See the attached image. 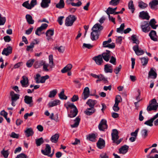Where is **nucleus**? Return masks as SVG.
Instances as JSON below:
<instances>
[{
  "mask_svg": "<svg viewBox=\"0 0 158 158\" xmlns=\"http://www.w3.org/2000/svg\"><path fill=\"white\" fill-rule=\"evenodd\" d=\"M158 107V103L156 99L154 98L149 102V105L147 106V110L150 111L152 110H156Z\"/></svg>",
  "mask_w": 158,
  "mask_h": 158,
  "instance_id": "f257e3e1",
  "label": "nucleus"
},
{
  "mask_svg": "<svg viewBox=\"0 0 158 158\" xmlns=\"http://www.w3.org/2000/svg\"><path fill=\"white\" fill-rule=\"evenodd\" d=\"M76 19L77 18L74 15H69L66 19L65 25L67 27L72 26Z\"/></svg>",
  "mask_w": 158,
  "mask_h": 158,
  "instance_id": "f03ea898",
  "label": "nucleus"
},
{
  "mask_svg": "<svg viewBox=\"0 0 158 158\" xmlns=\"http://www.w3.org/2000/svg\"><path fill=\"white\" fill-rule=\"evenodd\" d=\"M37 3L36 0H31L30 4L28 3V1H26L23 4L22 6L27 9H31L36 5Z\"/></svg>",
  "mask_w": 158,
  "mask_h": 158,
  "instance_id": "7ed1b4c3",
  "label": "nucleus"
},
{
  "mask_svg": "<svg viewBox=\"0 0 158 158\" xmlns=\"http://www.w3.org/2000/svg\"><path fill=\"white\" fill-rule=\"evenodd\" d=\"M141 28L142 31L147 33L149 32L150 30L148 21H143L141 23Z\"/></svg>",
  "mask_w": 158,
  "mask_h": 158,
  "instance_id": "20e7f679",
  "label": "nucleus"
},
{
  "mask_svg": "<svg viewBox=\"0 0 158 158\" xmlns=\"http://www.w3.org/2000/svg\"><path fill=\"white\" fill-rule=\"evenodd\" d=\"M36 77L35 78V79L36 81V82L37 83H44L45 82L46 80L48 79L49 78V77L48 75H46L44 76H43L40 78V75L39 74H37L36 75Z\"/></svg>",
  "mask_w": 158,
  "mask_h": 158,
  "instance_id": "39448f33",
  "label": "nucleus"
},
{
  "mask_svg": "<svg viewBox=\"0 0 158 158\" xmlns=\"http://www.w3.org/2000/svg\"><path fill=\"white\" fill-rule=\"evenodd\" d=\"M48 26V24L46 23L42 24L40 27L37 28L35 31V34L38 35H40L41 31L46 29Z\"/></svg>",
  "mask_w": 158,
  "mask_h": 158,
  "instance_id": "423d86ee",
  "label": "nucleus"
},
{
  "mask_svg": "<svg viewBox=\"0 0 158 158\" xmlns=\"http://www.w3.org/2000/svg\"><path fill=\"white\" fill-rule=\"evenodd\" d=\"M118 132L116 129H114L112 130V132L111 133L112 140L113 141V143H114L116 140L118 139Z\"/></svg>",
  "mask_w": 158,
  "mask_h": 158,
  "instance_id": "0eeeda50",
  "label": "nucleus"
},
{
  "mask_svg": "<svg viewBox=\"0 0 158 158\" xmlns=\"http://www.w3.org/2000/svg\"><path fill=\"white\" fill-rule=\"evenodd\" d=\"M41 152L44 155L49 156L51 152V148L48 144H46L45 149L42 150Z\"/></svg>",
  "mask_w": 158,
  "mask_h": 158,
  "instance_id": "6e6552de",
  "label": "nucleus"
},
{
  "mask_svg": "<svg viewBox=\"0 0 158 158\" xmlns=\"http://www.w3.org/2000/svg\"><path fill=\"white\" fill-rule=\"evenodd\" d=\"M110 51L106 50V52L102 54L101 56L102 58L106 62L109 61L110 56Z\"/></svg>",
  "mask_w": 158,
  "mask_h": 158,
  "instance_id": "1a4fd4ad",
  "label": "nucleus"
},
{
  "mask_svg": "<svg viewBox=\"0 0 158 158\" xmlns=\"http://www.w3.org/2000/svg\"><path fill=\"white\" fill-rule=\"evenodd\" d=\"M93 59L95 61L96 63L98 65H101L103 62L101 55H99L95 56L93 58Z\"/></svg>",
  "mask_w": 158,
  "mask_h": 158,
  "instance_id": "9d476101",
  "label": "nucleus"
},
{
  "mask_svg": "<svg viewBox=\"0 0 158 158\" xmlns=\"http://www.w3.org/2000/svg\"><path fill=\"white\" fill-rule=\"evenodd\" d=\"M90 95V91L88 87H86L84 89L82 94V98L84 100H85Z\"/></svg>",
  "mask_w": 158,
  "mask_h": 158,
  "instance_id": "9b49d317",
  "label": "nucleus"
},
{
  "mask_svg": "<svg viewBox=\"0 0 158 158\" xmlns=\"http://www.w3.org/2000/svg\"><path fill=\"white\" fill-rule=\"evenodd\" d=\"M149 36L152 40L154 41H158V36L157 35L155 31H151L149 33Z\"/></svg>",
  "mask_w": 158,
  "mask_h": 158,
  "instance_id": "f8f14e48",
  "label": "nucleus"
},
{
  "mask_svg": "<svg viewBox=\"0 0 158 158\" xmlns=\"http://www.w3.org/2000/svg\"><path fill=\"white\" fill-rule=\"evenodd\" d=\"M133 49L137 55H142L144 53V52L141 48H139V46L137 45L134 46Z\"/></svg>",
  "mask_w": 158,
  "mask_h": 158,
  "instance_id": "ddd939ff",
  "label": "nucleus"
},
{
  "mask_svg": "<svg viewBox=\"0 0 158 158\" xmlns=\"http://www.w3.org/2000/svg\"><path fill=\"white\" fill-rule=\"evenodd\" d=\"M22 80L20 81V83L23 87H27L29 85L28 80V78L26 76L22 77Z\"/></svg>",
  "mask_w": 158,
  "mask_h": 158,
  "instance_id": "4468645a",
  "label": "nucleus"
},
{
  "mask_svg": "<svg viewBox=\"0 0 158 158\" xmlns=\"http://www.w3.org/2000/svg\"><path fill=\"white\" fill-rule=\"evenodd\" d=\"M158 5V0H152L149 3V6L152 9H157Z\"/></svg>",
  "mask_w": 158,
  "mask_h": 158,
  "instance_id": "2eb2a0df",
  "label": "nucleus"
},
{
  "mask_svg": "<svg viewBox=\"0 0 158 158\" xmlns=\"http://www.w3.org/2000/svg\"><path fill=\"white\" fill-rule=\"evenodd\" d=\"M105 141L102 138H100L97 143V146L99 149H102L105 146Z\"/></svg>",
  "mask_w": 158,
  "mask_h": 158,
  "instance_id": "dca6fc26",
  "label": "nucleus"
},
{
  "mask_svg": "<svg viewBox=\"0 0 158 158\" xmlns=\"http://www.w3.org/2000/svg\"><path fill=\"white\" fill-rule=\"evenodd\" d=\"M99 32L97 31H92L91 33L90 38L92 41L96 40L99 38Z\"/></svg>",
  "mask_w": 158,
  "mask_h": 158,
  "instance_id": "f3484780",
  "label": "nucleus"
},
{
  "mask_svg": "<svg viewBox=\"0 0 158 158\" xmlns=\"http://www.w3.org/2000/svg\"><path fill=\"white\" fill-rule=\"evenodd\" d=\"M157 77V74L153 68H151L148 73V78L155 79Z\"/></svg>",
  "mask_w": 158,
  "mask_h": 158,
  "instance_id": "a211bd4d",
  "label": "nucleus"
},
{
  "mask_svg": "<svg viewBox=\"0 0 158 158\" xmlns=\"http://www.w3.org/2000/svg\"><path fill=\"white\" fill-rule=\"evenodd\" d=\"M12 48L11 47L9 46L8 47L3 49L2 52V54L7 56L12 53Z\"/></svg>",
  "mask_w": 158,
  "mask_h": 158,
  "instance_id": "6ab92c4d",
  "label": "nucleus"
},
{
  "mask_svg": "<svg viewBox=\"0 0 158 158\" xmlns=\"http://www.w3.org/2000/svg\"><path fill=\"white\" fill-rule=\"evenodd\" d=\"M129 146L127 145H125L122 146L119 149V153L121 154H125L128 150Z\"/></svg>",
  "mask_w": 158,
  "mask_h": 158,
  "instance_id": "aec40b11",
  "label": "nucleus"
},
{
  "mask_svg": "<svg viewBox=\"0 0 158 158\" xmlns=\"http://www.w3.org/2000/svg\"><path fill=\"white\" fill-rule=\"evenodd\" d=\"M103 29V27L99 23L94 25L92 29V31L99 32Z\"/></svg>",
  "mask_w": 158,
  "mask_h": 158,
  "instance_id": "412c9836",
  "label": "nucleus"
},
{
  "mask_svg": "<svg viewBox=\"0 0 158 158\" xmlns=\"http://www.w3.org/2000/svg\"><path fill=\"white\" fill-rule=\"evenodd\" d=\"M139 17L143 19H146L147 20H148L150 18V16L148 15V13L144 11H142L140 12Z\"/></svg>",
  "mask_w": 158,
  "mask_h": 158,
  "instance_id": "4be33fe9",
  "label": "nucleus"
},
{
  "mask_svg": "<svg viewBox=\"0 0 158 158\" xmlns=\"http://www.w3.org/2000/svg\"><path fill=\"white\" fill-rule=\"evenodd\" d=\"M25 135L27 137L32 136L34 133L33 129L31 128H27L24 131Z\"/></svg>",
  "mask_w": 158,
  "mask_h": 158,
  "instance_id": "5701e85b",
  "label": "nucleus"
},
{
  "mask_svg": "<svg viewBox=\"0 0 158 158\" xmlns=\"http://www.w3.org/2000/svg\"><path fill=\"white\" fill-rule=\"evenodd\" d=\"M104 71L106 73H112L113 72L112 65L110 64H106L104 65Z\"/></svg>",
  "mask_w": 158,
  "mask_h": 158,
  "instance_id": "b1692460",
  "label": "nucleus"
},
{
  "mask_svg": "<svg viewBox=\"0 0 158 158\" xmlns=\"http://www.w3.org/2000/svg\"><path fill=\"white\" fill-rule=\"evenodd\" d=\"M78 110L77 108L75 109L71 110L70 114H68V116L70 118H73L75 117L77 114Z\"/></svg>",
  "mask_w": 158,
  "mask_h": 158,
  "instance_id": "393cba45",
  "label": "nucleus"
},
{
  "mask_svg": "<svg viewBox=\"0 0 158 158\" xmlns=\"http://www.w3.org/2000/svg\"><path fill=\"white\" fill-rule=\"evenodd\" d=\"M66 3L68 5L71 4L73 6L79 7L82 4L81 1H78L77 3L71 2L70 0H66Z\"/></svg>",
  "mask_w": 158,
  "mask_h": 158,
  "instance_id": "a878e982",
  "label": "nucleus"
},
{
  "mask_svg": "<svg viewBox=\"0 0 158 158\" xmlns=\"http://www.w3.org/2000/svg\"><path fill=\"white\" fill-rule=\"evenodd\" d=\"M156 22L154 19H151L149 22L148 23L149 26H150L153 29H156L158 27V25H156Z\"/></svg>",
  "mask_w": 158,
  "mask_h": 158,
  "instance_id": "bb28decb",
  "label": "nucleus"
},
{
  "mask_svg": "<svg viewBox=\"0 0 158 158\" xmlns=\"http://www.w3.org/2000/svg\"><path fill=\"white\" fill-rule=\"evenodd\" d=\"M51 2V0H42L41 3V6L43 8H46L49 6V4Z\"/></svg>",
  "mask_w": 158,
  "mask_h": 158,
  "instance_id": "cd10ccee",
  "label": "nucleus"
},
{
  "mask_svg": "<svg viewBox=\"0 0 158 158\" xmlns=\"http://www.w3.org/2000/svg\"><path fill=\"white\" fill-rule=\"evenodd\" d=\"M54 33V30L49 29L48 30L46 33V36L47 37V39L48 40H49L51 39V36H52Z\"/></svg>",
  "mask_w": 158,
  "mask_h": 158,
  "instance_id": "c85d7f7f",
  "label": "nucleus"
},
{
  "mask_svg": "<svg viewBox=\"0 0 158 158\" xmlns=\"http://www.w3.org/2000/svg\"><path fill=\"white\" fill-rule=\"evenodd\" d=\"M102 125H103V127L104 128H107V125L106 124V121L104 119H102L98 125V128L99 130H102L101 127Z\"/></svg>",
  "mask_w": 158,
  "mask_h": 158,
  "instance_id": "c756f323",
  "label": "nucleus"
},
{
  "mask_svg": "<svg viewBox=\"0 0 158 158\" xmlns=\"http://www.w3.org/2000/svg\"><path fill=\"white\" fill-rule=\"evenodd\" d=\"M72 67V65L71 64H68L61 70V72L62 73H65L68 71L70 70Z\"/></svg>",
  "mask_w": 158,
  "mask_h": 158,
  "instance_id": "7c9ffc66",
  "label": "nucleus"
},
{
  "mask_svg": "<svg viewBox=\"0 0 158 158\" xmlns=\"http://www.w3.org/2000/svg\"><path fill=\"white\" fill-rule=\"evenodd\" d=\"M26 19L29 24H34V21L31 15H27L26 16Z\"/></svg>",
  "mask_w": 158,
  "mask_h": 158,
  "instance_id": "2f4dec72",
  "label": "nucleus"
},
{
  "mask_svg": "<svg viewBox=\"0 0 158 158\" xmlns=\"http://www.w3.org/2000/svg\"><path fill=\"white\" fill-rule=\"evenodd\" d=\"M10 95L11 97L12 101H16L19 98V95L15 94L13 91L10 92Z\"/></svg>",
  "mask_w": 158,
  "mask_h": 158,
  "instance_id": "473e14b6",
  "label": "nucleus"
},
{
  "mask_svg": "<svg viewBox=\"0 0 158 158\" xmlns=\"http://www.w3.org/2000/svg\"><path fill=\"white\" fill-rule=\"evenodd\" d=\"M96 101L89 99L87 102L86 104L91 108H94V106L96 104Z\"/></svg>",
  "mask_w": 158,
  "mask_h": 158,
  "instance_id": "72a5a7b5",
  "label": "nucleus"
},
{
  "mask_svg": "<svg viewBox=\"0 0 158 158\" xmlns=\"http://www.w3.org/2000/svg\"><path fill=\"white\" fill-rule=\"evenodd\" d=\"M64 0H60L59 2L57 3L56 7L59 9H61L64 7Z\"/></svg>",
  "mask_w": 158,
  "mask_h": 158,
  "instance_id": "f704fd0d",
  "label": "nucleus"
},
{
  "mask_svg": "<svg viewBox=\"0 0 158 158\" xmlns=\"http://www.w3.org/2000/svg\"><path fill=\"white\" fill-rule=\"evenodd\" d=\"M60 103V101L59 100H56L49 102L48 105L49 107H53L59 104Z\"/></svg>",
  "mask_w": 158,
  "mask_h": 158,
  "instance_id": "c9c22d12",
  "label": "nucleus"
},
{
  "mask_svg": "<svg viewBox=\"0 0 158 158\" xmlns=\"http://www.w3.org/2000/svg\"><path fill=\"white\" fill-rule=\"evenodd\" d=\"M95 111V110L94 108H87L85 111V113L88 115H90L94 113Z\"/></svg>",
  "mask_w": 158,
  "mask_h": 158,
  "instance_id": "e433bc0d",
  "label": "nucleus"
},
{
  "mask_svg": "<svg viewBox=\"0 0 158 158\" xmlns=\"http://www.w3.org/2000/svg\"><path fill=\"white\" fill-rule=\"evenodd\" d=\"M80 121V118L78 117H77L74 120L75 123L73 125H71V127L72 128H74L78 127L79 125Z\"/></svg>",
  "mask_w": 158,
  "mask_h": 158,
  "instance_id": "4c0bfd02",
  "label": "nucleus"
},
{
  "mask_svg": "<svg viewBox=\"0 0 158 158\" xmlns=\"http://www.w3.org/2000/svg\"><path fill=\"white\" fill-rule=\"evenodd\" d=\"M24 100L26 103L29 104L32 102V97L26 95L24 97Z\"/></svg>",
  "mask_w": 158,
  "mask_h": 158,
  "instance_id": "58836bf2",
  "label": "nucleus"
},
{
  "mask_svg": "<svg viewBox=\"0 0 158 158\" xmlns=\"http://www.w3.org/2000/svg\"><path fill=\"white\" fill-rule=\"evenodd\" d=\"M59 137L58 134H56L51 137L50 140L53 143H56L57 142Z\"/></svg>",
  "mask_w": 158,
  "mask_h": 158,
  "instance_id": "ea45409f",
  "label": "nucleus"
},
{
  "mask_svg": "<svg viewBox=\"0 0 158 158\" xmlns=\"http://www.w3.org/2000/svg\"><path fill=\"white\" fill-rule=\"evenodd\" d=\"M64 90L62 89L60 93L59 94V96L61 99L66 100L67 99V97L64 94Z\"/></svg>",
  "mask_w": 158,
  "mask_h": 158,
  "instance_id": "a19ab883",
  "label": "nucleus"
},
{
  "mask_svg": "<svg viewBox=\"0 0 158 158\" xmlns=\"http://www.w3.org/2000/svg\"><path fill=\"white\" fill-rule=\"evenodd\" d=\"M40 65L43 66V69L44 71L48 72L49 71V69H48V64L45 63V62L43 61L40 62Z\"/></svg>",
  "mask_w": 158,
  "mask_h": 158,
  "instance_id": "79ce46f5",
  "label": "nucleus"
},
{
  "mask_svg": "<svg viewBox=\"0 0 158 158\" xmlns=\"http://www.w3.org/2000/svg\"><path fill=\"white\" fill-rule=\"evenodd\" d=\"M50 118L52 120H53L56 122L59 121L58 115V114H56L54 115L53 113H52L50 116Z\"/></svg>",
  "mask_w": 158,
  "mask_h": 158,
  "instance_id": "37998d69",
  "label": "nucleus"
},
{
  "mask_svg": "<svg viewBox=\"0 0 158 158\" xmlns=\"http://www.w3.org/2000/svg\"><path fill=\"white\" fill-rule=\"evenodd\" d=\"M128 8L129 9L131 10L132 13H134L135 9L133 4V2L132 0L130 1L128 3Z\"/></svg>",
  "mask_w": 158,
  "mask_h": 158,
  "instance_id": "c03bdc74",
  "label": "nucleus"
},
{
  "mask_svg": "<svg viewBox=\"0 0 158 158\" xmlns=\"http://www.w3.org/2000/svg\"><path fill=\"white\" fill-rule=\"evenodd\" d=\"M35 142L37 146H40L44 142V141L42 137L35 139Z\"/></svg>",
  "mask_w": 158,
  "mask_h": 158,
  "instance_id": "a18cd8bd",
  "label": "nucleus"
},
{
  "mask_svg": "<svg viewBox=\"0 0 158 158\" xmlns=\"http://www.w3.org/2000/svg\"><path fill=\"white\" fill-rule=\"evenodd\" d=\"M57 93V90L56 89H54L49 92V94L48 95V97L50 98H52L54 97Z\"/></svg>",
  "mask_w": 158,
  "mask_h": 158,
  "instance_id": "49530a36",
  "label": "nucleus"
},
{
  "mask_svg": "<svg viewBox=\"0 0 158 158\" xmlns=\"http://www.w3.org/2000/svg\"><path fill=\"white\" fill-rule=\"evenodd\" d=\"M140 59L141 60V63L143 66H145L148 64V58L142 57L140 58Z\"/></svg>",
  "mask_w": 158,
  "mask_h": 158,
  "instance_id": "de8ad7c7",
  "label": "nucleus"
},
{
  "mask_svg": "<svg viewBox=\"0 0 158 158\" xmlns=\"http://www.w3.org/2000/svg\"><path fill=\"white\" fill-rule=\"evenodd\" d=\"M105 12L108 15V17H110V14H114V13L113 8L110 7H109Z\"/></svg>",
  "mask_w": 158,
  "mask_h": 158,
  "instance_id": "09e8293b",
  "label": "nucleus"
},
{
  "mask_svg": "<svg viewBox=\"0 0 158 158\" xmlns=\"http://www.w3.org/2000/svg\"><path fill=\"white\" fill-rule=\"evenodd\" d=\"M49 66L51 68H52L54 66L53 65V57L52 55H50L49 56Z\"/></svg>",
  "mask_w": 158,
  "mask_h": 158,
  "instance_id": "8fccbe9b",
  "label": "nucleus"
},
{
  "mask_svg": "<svg viewBox=\"0 0 158 158\" xmlns=\"http://www.w3.org/2000/svg\"><path fill=\"white\" fill-rule=\"evenodd\" d=\"M96 136L94 134H90L88 135L89 139L91 141L95 142Z\"/></svg>",
  "mask_w": 158,
  "mask_h": 158,
  "instance_id": "3c124183",
  "label": "nucleus"
},
{
  "mask_svg": "<svg viewBox=\"0 0 158 158\" xmlns=\"http://www.w3.org/2000/svg\"><path fill=\"white\" fill-rule=\"evenodd\" d=\"M154 121V120L152 118L146 121L144 124L149 126L152 127L153 126L152 123Z\"/></svg>",
  "mask_w": 158,
  "mask_h": 158,
  "instance_id": "603ef678",
  "label": "nucleus"
},
{
  "mask_svg": "<svg viewBox=\"0 0 158 158\" xmlns=\"http://www.w3.org/2000/svg\"><path fill=\"white\" fill-rule=\"evenodd\" d=\"M125 27L124 24H121L120 27L117 29V32L118 33H123V31Z\"/></svg>",
  "mask_w": 158,
  "mask_h": 158,
  "instance_id": "864d4df0",
  "label": "nucleus"
},
{
  "mask_svg": "<svg viewBox=\"0 0 158 158\" xmlns=\"http://www.w3.org/2000/svg\"><path fill=\"white\" fill-rule=\"evenodd\" d=\"M131 39L133 41V43H135L136 44H139V40L136 39V36L135 35H133L131 36Z\"/></svg>",
  "mask_w": 158,
  "mask_h": 158,
  "instance_id": "5fc2aeb1",
  "label": "nucleus"
},
{
  "mask_svg": "<svg viewBox=\"0 0 158 158\" xmlns=\"http://www.w3.org/2000/svg\"><path fill=\"white\" fill-rule=\"evenodd\" d=\"M120 0H111L110 2V4L113 6L117 5L119 2Z\"/></svg>",
  "mask_w": 158,
  "mask_h": 158,
  "instance_id": "6e6d98bb",
  "label": "nucleus"
},
{
  "mask_svg": "<svg viewBox=\"0 0 158 158\" xmlns=\"http://www.w3.org/2000/svg\"><path fill=\"white\" fill-rule=\"evenodd\" d=\"M148 6V5L144 2L141 1L139 2V6L141 8H144Z\"/></svg>",
  "mask_w": 158,
  "mask_h": 158,
  "instance_id": "4d7b16f0",
  "label": "nucleus"
},
{
  "mask_svg": "<svg viewBox=\"0 0 158 158\" xmlns=\"http://www.w3.org/2000/svg\"><path fill=\"white\" fill-rule=\"evenodd\" d=\"M6 21L5 17H2L1 15L0 14V26L3 25Z\"/></svg>",
  "mask_w": 158,
  "mask_h": 158,
  "instance_id": "13d9d810",
  "label": "nucleus"
},
{
  "mask_svg": "<svg viewBox=\"0 0 158 158\" xmlns=\"http://www.w3.org/2000/svg\"><path fill=\"white\" fill-rule=\"evenodd\" d=\"M122 101L121 97L119 95H117L116 96L115 98V103L118 104L119 103Z\"/></svg>",
  "mask_w": 158,
  "mask_h": 158,
  "instance_id": "bf43d9fd",
  "label": "nucleus"
},
{
  "mask_svg": "<svg viewBox=\"0 0 158 158\" xmlns=\"http://www.w3.org/2000/svg\"><path fill=\"white\" fill-rule=\"evenodd\" d=\"M1 153L5 158H7L9 155L8 151H5L4 149H3V150L1 151Z\"/></svg>",
  "mask_w": 158,
  "mask_h": 158,
  "instance_id": "052dcab7",
  "label": "nucleus"
},
{
  "mask_svg": "<svg viewBox=\"0 0 158 158\" xmlns=\"http://www.w3.org/2000/svg\"><path fill=\"white\" fill-rule=\"evenodd\" d=\"M34 61V60L33 59L30 60H28L26 63L27 66L29 68L31 67L33 64Z\"/></svg>",
  "mask_w": 158,
  "mask_h": 158,
  "instance_id": "680f3d73",
  "label": "nucleus"
},
{
  "mask_svg": "<svg viewBox=\"0 0 158 158\" xmlns=\"http://www.w3.org/2000/svg\"><path fill=\"white\" fill-rule=\"evenodd\" d=\"M64 47L62 46L59 47H55V49H57L59 52L61 53H63L64 52Z\"/></svg>",
  "mask_w": 158,
  "mask_h": 158,
  "instance_id": "e2e57ef3",
  "label": "nucleus"
},
{
  "mask_svg": "<svg viewBox=\"0 0 158 158\" xmlns=\"http://www.w3.org/2000/svg\"><path fill=\"white\" fill-rule=\"evenodd\" d=\"M148 131L146 129H143L141 131L142 135L144 138H145L148 135Z\"/></svg>",
  "mask_w": 158,
  "mask_h": 158,
  "instance_id": "0e129e2a",
  "label": "nucleus"
},
{
  "mask_svg": "<svg viewBox=\"0 0 158 158\" xmlns=\"http://www.w3.org/2000/svg\"><path fill=\"white\" fill-rule=\"evenodd\" d=\"M122 68V66L121 65H119L118 67H116L114 70V72L116 74L118 73L121 70Z\"/></svg>",
  "mask_w": 158,
  "mask_h": 158,
  "instance_id": "69168bd1",
  "label": "nucleus"
},
{
  "mask_svg": "<svg viewBox=\"0 0 158 158\" xmlns=\"http://www.w3.org/2000/svg\"><path fill=\"white\" fill-rule=\"evenodd\" d=\"M93 45L90 44H86L84 43L82 46V48H87L88 49H90L93 47Z\"/></svg>",
  "mask_w": 158,
  "mask_h": 158,
  "instance_id": "338daca9",
  "label": "nucleus"
},
{
  "mask_svg": "<svg viewBox=\"0 0 158 158\" xmlns=\"http://www.w3.org/2000/svg\"><path fill=\"white\" fill-rule=\"evenodd\" d=\"M16 158H28V157L25 154L21 153L17 155Z\"/></svg>",
  "mask_w": 158,
  "mask_h": 158,
  "instance_id": "774afa93",
  "label": "nucleus"
}]
</instances>
